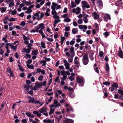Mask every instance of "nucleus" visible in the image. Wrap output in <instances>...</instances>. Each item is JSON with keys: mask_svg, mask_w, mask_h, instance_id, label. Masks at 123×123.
<instances>
[{"mask_svg": "<svg viewBox=\"0 0 123 123\" xmlns=\"http://www.w3.org/2000/svg\"><path fill=\"white\" fill-rule=\"evenodd\" d=\"M55 44H56V46L55 49L56 51V52H57L59 50L58 47H59V45L57 42H56Z\"/></svg>", "mask_w": 123, "mask_h": 123, "instance_id": "nucleus-43", "label": "nucleus"}, {"mask_svg": "<svg viewBox=\"0 0 123 123\" xmlns=\"http://www.w3.org/2000/svg\"><path fill=\"white\" fill-rule=\"evenodd\" d=\"M117 55L121 59H123V52L122 50L120 49L119 50Z\"/></svg>", "mask_w": 123, "mask_h": 123, "instance_id": "nucleus-15", "label": "nucleus"}, {"mask_svg": "<svg viewBox=\"0 0 123 123\" xmlns=\"http://www.w3.org/2000/svg\"><path fill=\"white\" fill-rule=\"evenodd\" d=\"M104 18L105 21H107L108 19H111L110 16L108 14H106L104 17Z\"/></svg>", "mask_w": 123, "mask_h": 123, "instance_id": "nucleus-19", "label": "nucleus"}, {"mask_svg": "<svg viewBox=\"0 0 123 123\" xmlns=\"http://www.w3.org/2000/svg\"><path fill=\"white\" fill-rule=\"evenodd\" d=\"M41 47L43 48L44 49L46 48V47L45 46V43H44L41 42Z\"/></svg>", "mask_w": 123, "mask_h": 123, "instance_id": "nucleus-49", "label": "nucleus"}, {"mask_svg": "<svg viewBox=\"0 0 123 123\" xmlns=\"http://www.w3.org/2000/svg\"><path fill=\"white\" fill-rule=\"evenodd\" d=\"M24 88L26 89V90L27 91H28L29 89V86L25 85L24 86Z\"/></svg>", "mask_w": 123, "mask_h": 123, "instance_id": "nucleus-54", "label": "nucleus"}, {"mask_svg": "<svg viewBox=\"0 0 123 123\" xmlns=\"http://www.w3.org/2000/svg\"><path fill=\"white\" fill-rule=\"evenodd\" d=\"M17 13V11L15 10H14L13 11H12L11 12V13L13 15H14L15 14Z\"/></svg>", "mask_w": 123, "mask_h": 123, "instance_id": "nucleus-64", "label": "nucleus"}, {"mask_svg": "<svg viewBox=\"0 0 123 123\" xmlns=\"http://www.w3.org/2000/svg\"><path fill=\"white\" fill-rule=\"evenodd\" d=\"M62 93V91L60 90H56L55 91V95L56 97H57L59 96V94H61Z\"/></svg>", "mask_w": 123, "mask_h": 123, "instance_id": "nucleus-24", "label": "nucleus"}, {"mask_svg": "<svg viewBox=\"0 0 123 123\" xmlns=\"http://www.w3.org/2000/svg\"><path fill=\"white\" fill-rule=\"evenodd\" d=\"M31 49V48H28L26 49V48H24L23 49V52H25L26 53L28 54L30 53Z\"/></svg>", "mask_w": 123, "mask_h": 123, "instance_id": "nucleus-20", "label": "nucleus"}, {"mask_svg": "<svg viewBox=\"0 0 123 123\" xmlns=\"http://www.w3.org/2000/svg\"><path fill=\"white\" fill-rule=\"evenodd\" d=\"M105 70L106 71H108L109 69V65L108 63L106 62L105 63Z\"/></svg>", "mask_w": 123, "mask_h": 123, "instance_id": "nucleus-36", "label": "nucleus"}, {"mask_svg": "<svg viewBox=\"0 0 123 123\" xmlns=\"http://www.w3.org/2000/svg\"><path fill=\"white\" fill-rule=\"evenodd\" d=\"M44 14L43 12L41 13L40 11V13H39V16H37V20L39 21L41 20L43 17L44 16Z\"/></svg>", "mask_w": 123, "mask_h": 123, "instance_id": "nucleus-14", "label": "nucleus"}, {"mask_svg": "<svg viewBox=\"0 0 123 123\" xmlns=\"http://www.w3.org/2000/svg\"><path fill=\"white\" fill-rule=\"evenodd\" d=\"M32 11L31 9H30L28 8L27 9V10L25 11V12L27 14L30 13Z\"/></svg>", "mask_w": 123, "mask_h": 123, "instance_id": "nucleus-34", "label": "nucleus"}, {"mask_svg": "<svg viewBox=\"0 0 123 123\" xmlns=\"http://www.w3.org/2000/svg\"><path fill=\"white\" fill-rule=\"evenodd\" d=\"M103 34L105 36V37H107L108 36H109L110 35V32L106 31L105 32L103 33Z\"/></svg>", "mask_w": 123, "mask_h": 123, "instance_id": "nucleus-37", "label": "nucleus"}, {"mask_svg": "<svg viewBox=\"0 0 123 123\" xmlns=\"http://www.w3.org/2000/svg\"><path fill=\"white\" fill-rule=\"evenodd\" d=\"M33 98H31L28 101V102L30 103H34L35 100Z\"/></svg>", "mask_w": 123, "mask_h": 123, "instance_id": "nucleus-38", "label": "nucleus"}, {"mask_svg": "<svg viewBox=\"0 0 123 123\" xmlns=\"http://www.w3.org/2000/svg\"><path fill=\"white\" fill-rule=\"evenodd\" d=\"M16 19V18H11L10 19H9V21L10 22L13 21H15Z\"/></svg>", "mask_w": 123, "mask_h": 123, "instance_id": "nucleus-59", "label": "nucleus"}, {"mask_svg": "<svg viewBox=\"0 0 123 123\" xmlns=\"http://www.w3.org/2000/svg\"><path fill=\"white\" fill-rule=\"evenodd\" d=\"M68 15V14L67 13H66L61 16V17H62L63 18L65 19L67 18Z\"/></svg>", "mask_w": 123, "mask_h": 123, "instance_id": "nucleus-55", "label": "nucleus"}, {"mask_svg": "<svg viewBox=\"0 0 123 123\" xmlns=\"http://www.w3.org/2000/svg\"><path fill=\"white\" fill-rule=\"evenodd\" d=\"M43 76L42 75L40 76L38 78V80L39 81H42L43 79Z\"/></svg>", "mask_w": 123, "mask_h": 123, "instance_id": "nucleus-61", "label": "nucleus"}, {"mask_svg": "<svg viewBox=\"0 0 123 123\" xmlns=\"http://www.w3.org/2000/svg\"><path fill=\"white\" fill-rule=\"evenodd\" d=\"M27 66L29 68L33 69L34 68V66L32 64L27 65Z\"/></svg>", "mask_w": 123, "mask_h": 123, "instance_id": "nucleus-48", "label": "nucleus"}, {"mask_svg": "<svg viewBox=\"0 0 123 123\" xmlns=\"http://www.w3.org/2000/svg\"><path fill=\"white\" fill-rule=\"evenodd\" d=\"M6 10V8L5 7H0V11H1L2 13H3L5 12Z\"/></svg>", "mask_w": 123, "mask_h": 123, "instance_id": "nucleus-33", "label": "nucleus"}, {"mask_svg": "<svg viewBox=\"0 0 123 123\" xmlns=\"http://www.w3.org/2000/svg\"><path fill=\"white\" fill-rule=\"evenodd\" d=\"M118 98L120 100H122L123 99V97L122 96H118L117 94H116V98Z\"/></svg>", "mask_w": 123, "mask_h": 123, "instance_id": "nucleus-44", "label": "nucleus"}, {"mask_svg": "<svg viewBox=\"0 0 123 123\" xmlns=\"http://www.w3.org/2000/svg\"><path fill=\"white\" fill-rule=\"evenodd\" d=\"M75 38H74L70 42V43L71 45H73L75 43Z\"/></svg>", "mask_w": 123, "mask_h": 123, "instance_id": "nucleus-46", "label": "nucleus"}, {"mask_svg": "<svg viewBox=\"0 0 123 123\" xmlns=\"http://www.w3.org/2000/svg\"><path fill=\"white\" fill-rule=\"evenodd\" d=\"M51 14L52 15H56L57 14V13L55 10H53L52 11Z\"/></svg>", "mask_w": 123, "mask_h": 123, "instance_id": "nucleus-53", "label": "nucleus"}, {"mask_svg": "<svg viewBox=\"0 0 123 123\" xmlns=\"http://www.w3.org/2000/svg\"><path fill=\"white\" fill-rule=\"evenodd\" d=\"M38 51L37 49H36L35 50H34L32 52L31 54L32 55H36L38 54Z\"/></svg>", "mask_w": 123, "mask_h": 123, "instance_id": "nucleus-42", "label": "nucleus"}, {"mask_svg": "<svg viewBox=\"0 0 123 123\" xmlns=\"http://www.w3.org/2000/svg\"><path fill=\"white\" fill-rule=\"evenodd\" d=\"M44 29V28H42L41 29H40L39 31L38 30V32H39L41 34L43 38L45 37V35L44 34V33L43 31Z\"/></svg>", "mask_w": 123, "mask_h": 123, "instance_id": "nucleus-22", "label": "nucleus"}, {"mask_svg": "<svg viewBox=\"0 0 123 123\" xmlns=\"http://www.w3.org/2000/svg\"><path fill=\"white\" fill-rule=\"evenodd\" d=\"M81 9L80 7H77L73 9L71 12L73 13H75L76 14H78L81 12Z\"/></svg>", "mask_w": 123, "mask_h": 123, "instance_id": "nucleus-5", "label": "nucleus"}, {"mask_svg": "<svg viewBox=\"0 0 123 123\" xmlns=\"http://www.w3.org/2000/svg\"><path fill=\"white\" fill-rule=\"evenodd\" d=\"M76 80L77 82L79 83H82V85L83 86L85 82L84 79L83 78H81L80 77H77L76 78Z\"/></svg>", "mask_w": 123, "mask_h": 123, "instance_id": "nucleus-6", "label": "nucleus"}, {"mask_svg": "<svg viewBox=\"0 0 123 123\" xmlns=\"http://www.w3.org/2000/svg\"><path fill=\"white\" fill-rule=\"evenodd\" d=\"M63 123H73L74 121L71 119L64 118L63 119Z\"/></svg>", "mask_w": 123, "mask_h": 123, "instance_id": "nucleus-11", "label": "nucleus"}, {"mask_svg": "<svg viewBox=\"0 0 123 123\" xmlns=\"http://www.w3.org/2000/svg\"><path fill=\"white\" fill-rule=\"evenodd\" d=\"M43 122L44 123H54V120H51L50 119H45L43 120Z\"/></svg>", "mask_w": 123, "mask_h": 123, "instance_id": "nucleus-18", "label": "nucleus"}, {"mask_svg": "<svg viewBox=\"0 0 123 123\" xmlns=\"http://www.w3.org/2000/svg\"><path fill=\"white\" fill-rule=\"evenodd\" d=\"M72 33L73 34H75L78 32V29L77 28H73L72 29Z\"/></svg>", "mask_w": 123, "mask_h": 123, "instance_id": "nucleus-32", "label": "nucleus"}, {"mask_svg": "<svg viewBox=\"0 0 123 123\" xmlns=\"http://www.w3.org/2000/svg\"><path fill=\"white\" fill-rule=\"evenodd\" d=\"M74 48L73 47H71L70 49V51L71 53H73V54L74 53H73L74 51Z\"/></svg>", "mask_w": 123, "mask_h": 123, "instance_id": "nucleus-62", "label": "nucleus"}, {"mask_svg": "<svg viewBox=\"0 0 123 123\" xmlns=\"http://www.w3.org/2000/svg\"><path fill=\"white\" fill-rule=\"evenodd\" d=\"M7 37V35H6L5 37H4L2 38V40L4 41L5 42L7 43L8 42V41L7 40L6 38Z\"/></svg>", "mask_w": 123, "mask_h": 123, "instance_id": "nucleus-50", "label": "nucleus"}, {"mask_svg": "<svg viewBox=\"0 0 123 123\" xmlns=\"http://www.w3.org/2000/svg\"><path fill=\"white\" fill-rule=\"evenodd\" d=\"M39 112L41 113H43V114L45 116L48 115V113L46 108L43 107L39 111Z\"/></svg>", "mask_w": 123, "mask_h": 123, "instance_id": "nucleus-9", "label": "nucleus"}, {"mask_svg": "<svg viewBox=\"0 0 123 123\" xmlns=\"http://www.w3.org/2000/svg\"><path fill=\"white\" fill-rule=\"evenodd\" d=\"M46 83V80L44 81L43 82H41L40 83H36L35 84V86L33 87L32 89L34 91L38 90L39 89V88L42 87L43 85L45 86Z\"/></svg>", "mask_w": 123, "mask_h": 123, "instance_id": "nucleus-1", "label": "nucleus"}, {"mask_svg": "<svg viewBox=\"0 0 123 123\" xmlns=\"http://www.w3.org/2000/svg\"><path fill=\"white\" fill-rule=\"evenodd\" d=\"M104 53L102 51H100L99 53V57H102L104 55Z\"/></svg>", "mask_w": 123, "mask_h": 123, "instance_id": "nucleus-47", "label": "nucleus"}, {"mask_svg": "<svg viewBox=\"0 0 123 123\" xmlns=\"http://www.w3.org/2000/svg\"><path fill=\"white\" fill-rule=\"evenodd\" d=\"M97 3L99 6H102L103 5V3L101 0H97Z\"/></svg>", "mask_w": 123, "mask_h": 123, "instance_id": "nucleus-26", "label": "nucleus"}, {"mask_svg": "<svg viewBox=\"0 0 123 123\" xmlns=\"http://www.w3.org/2000/svg\"><path fill=\"white\" fill-rule=\"evenodd\" d=\"M23 39L24 40H28L30 39V38L28 36L27 37H26L25 35H23Z\"/></svg>", "mask_w": 123, "mask_h": 123, "instance_id": "nucleus-45", "label": "nucleus"}, {"mask_svg": "<svg viewBox=\"0 0 123 123\" xmlns=\"http://www.w3.org/2000/svg\"><path fill=\"white\" fill-rule=\"evenodd\" d=\"M60 19L59 18L57 19H55V20L54 24H56L58 22H60Z\"/></svg>", "mask_w": 123, "mask_h": 123, "instance_id": "nucleus-52", "label": "nucleus"}, {"mask_svg": "<svg viewBox=\"0 0 123 123\" xmlns=\"http://www.w3.org/2000/svg\"><path fill=\"white\" fill-rule=\"evenodd\" d=\"M78 23L79 24H81L83 22L82 19V18L79 19L77 21Z\"/></svg>", "mask_w": 123, "mask_h": 123, "instance_id": "nucleus-51", "label": "nucleus"}, {"mask_svg": "<svg viewBox=\"0 0 123 123\" xmlns=\"http://www.w3.org/2000/svg\"><path fill=\"white\" fill-rule=\"evenodd\" d=\"M62 75H63V77L61 78V80H64L65 79L67 78V75L65 74H62Z\"/></svg>", "mask_w": 123, "mask_h": 123, "instance_id": "nucleus-35", "label": "nucleus"}, {"mask_svg": "<svg viewBox=\"0 0 123 123\" xmlns=\"http://www.w3.org/2000/svg\"><path fill=\"white\" fill-rule=\"evenodd\" d=\"M122 0H117L116 2V5L118 6H121L122 3L121 2Z\"/></svg>", "mask_w": 123, "mask_h": 123, "instance_id": "nucleus-25", "label": "nucleus"}, {"mask_svg": "<svg viewBox=\"0 0 123 123\" xmlns=\"http://www.w3.org/2000/svg\"><path fill=\"white\" fill-rule=\"evenodd\" d=\"M52 5L51 6V9L52 10H56L60 9L61 8V6L58 5L57 3L53 2L52 3Z\"/></svg>", "mask_w": 123, "mask_h": 123, "instance_id": "nucleus-3", "label": "nucleus"}, {"mask_svg": "<svg viewBox=\"0 0 123 123\" xmlns=\"http://www.w3.org/2000/svg\"><path fill=\"white\" fill-rule=\"evenodd\" d=\"M115 89V83H114L111 85V87L109 88V89L111 92H115L114 91Z\"/></svg>", "mask_w": 123, "mask_h": 123, "instance_id": "nucleus-16", "label": "nucleus"}, {"mask_svg": "<svg viewBox=\"0 0 123 123\" xmlns=\"http://www.w3.org/2000/svg\"><path fill=\"white\" fill-rule=\"evenodd\" d=\"M68 108L69 109V111H71L73 112H74V110L73 109V108L70 105L69 106V107H68Z\"/></svg>", "mask_w": 123, "mask_h": 123, "instance_id": "nucleus-63", "label": "nucleus"}, {"mask_svg": "<svg viewBox=\"0 0 123 123\" xmlns=\"http://www.w3.org/2000/svg\"><path fill=\"white\" fill-rule=\"evenodd\" d=\"M71 7L72 8H74L76 6V5L75 3L73 1H72L71 2Z\"/></svg>", "mask_w": 123, "mask_h": 123, "instance_id": "nucleus-41", "label": "nucleus"}, {"mask_svg": "<svg viewBox=\"0 0 123 123\" xmlns=\"http://www.w3.org/2000/svg\"><path fill=\"white\" fill-rule=\"evenodd\" d=\"M40 13V11H37V12L35 13L34 14L33 16H32V18H33V20L34 21L36 18V17L38 16H39V13Z\"/></svg>", "mask_w": 123, "mask_h": 123, "instance_id": "nucleus-23", "label": "nucleus"}, {"mask_svg": "<svg viewBox=\"0 0 123 123\" xmlns=\"http://www.w3.org/2000/svg\"><path fill=\"white\" fill-rule=\"evenodd\" d=\"M93 55L94 53L93 52H92V53L89 54V58L91 61H93L94 59V58L93 57Z\"/></svg>", "mask_w": 123, "mask_h": 123, "instance_id": "nucleus-29", "label": "nucleus"}, {"mask_svg": "<svg viewBox=\"0 0 123 123\" xmlns=\"http://www.w3.org/2000/svg\"><path fill=\"white\" fill-rule=\"evenodd\" d=\"M83 63L84 65H87L89 62L88 58L87 55L85 54L83 56L82 58Z\"/></svg>", "mask_w": 123, "mask_h": 123, "instance_id": "nucleus-2", "label": "nucleus"}, {"mask_svg": "<svg viewBox=\"0 0 123 123\" xmlns=\"http://www.w3.org/2000/svg\"><path fill=\"white\" fill-rule=\"evenodd\" d=\"M44 28V24L41 23L39 24L38 26H36L35 27V29L36 30V32H38V30L40 29Z\"/></svg>", "mask_w": 123, "mask_h": 123, "instance_id": "nucleus-7", "label": "nucleus"}, {"mask_svg": "<svg viewBox=\"0 0 123 123\" xmlns=\"http://www.w3.org/2000/svg\"><path fill=\"white\" fill-rule=\"evenodd\" d=\"M97 65L96 64H95L94 65V68L95 71L97 73H98L99 71L98 69V68L96 67Z\"/></svg>", "mask_w": 123, "mask_h": 123, "instance_id": "nucleus-30", "label": "nucleus"}, {"mask_svg": "<svg viewBox=\"0 0 123 123\" xmlns=\"http://www.w3.org/2000/svg\"><path fill=\"white\" fill-rule=\"evenodd\" d=\"M63 62L64 63V65L65 66L66 69H68L70 68V64L68 62L67 60L65 59L64 58L63 60Z\"/></svg>", "mask_w": 123, "mask_h": 123, "instance_id": "nucleus-8", "label": "nucleus"}, {"mask_svg": "<svg viewBox=\"0 0 123 123\" xmlns=\"http://www.w3.org/2000/svg\"><path fill=\"white\" fill-rule=\"evenodd\" d=\"M16 1L17 2V3L16 4L15 6L16 7H17L20 4V1L19 0H16Z\"/></svg>", "mask_w": 123, "mask_h": 123, "instance_id": "nucleus-58", "label": "nucleus"}, {"mask_svg": "<svg viewBox=\"0 0 123 123\" xmlns=\"http://www.w3.org/2000/svg\"><path fill=\"white\" fill-rule=\"evenodd\" d=\"M92 16L93 17L94 19H97L99 18V15L96 12H95L92 13Z\"/></svg>", "mask_w": 123, "mask_h": 123, "instance_id": "nucleus-13", "label": "nucleus"}, {"mask_svg": "<svg viewBox=\"0 0 123 123\" xmlns=\"http://www.w3.org/2000/svg\"><path fill=\"white\" fill-rule=\"evenodd\" d=\"M59 68L60 69H61L60 70L61 71V74H63V72H65L64 71H63L64 70V66H59Z\"/></svg>", "mask_w": 123, "mask_h": 123, "instance_id": "nucleus-28", "label": "nucleus"}, {"mask_svg": "<svg viewBox=\"0 0 123 123\" xmlns=\"http://www.w3.org/2000/svg\"><path fill=\"white\" fill-rule=\"evenodd\" d=\"M60 106V104H58L57 105L56 104H54V105H52L50 106V107H51L52 108V107H53L54 108V109L55 108H56Z\"/></svg>", "mask_w": 123, "mask_h": 123, "instance_id": "nucleus-31", "label": "nucleus"}, {"mask_svg": "<svg viewBox=\"0 0 123 123\" xmlns=\"http://www.w3.org/2000/svg\"><path fill=\"white\" fill-rule=\"evenodd\" d=\"M13 1L12 0H6V2L7 3H9V6L10 8H11L12 7L14 6V4Z\"/></svg>", "mask_w": 123, "mask_h": 123, "instance_id": "nucleus-12", "label": "nucleus"}, {"mask_svg": "<svg viewBox=\"0 0 123 123\" xmlns=\"http://www.w3.org/2000/svg\"><path fill=\"white\" fill-rule=\"evenodd\" d=\"M46 62L45 60H43L41 61L40 62L41 63H43L42 66H45L46 65Z\"/></svg>", "mask_w": 123, "mask_h": 123, "instance_id": "nucleus-60", "label": "nucleus"}, {"mask_svg": "<svg viewBox=\"0 0 123 123\" xmlns=\"http://www.w3.org/2000/svg\"><path fill=\"white\" fill-rule=\"evenodd\" d=\"M119 93L123 95V91L121 89H119L118 91Z\"/></svg>", "mask_w": 123, "mask_h": 123, "instance_id": "nucleus-57", "label": "nucleus"}, {"mask_svg": "<svg viewBox=\"0 0 123 123\" xmlns=\"http://www.w3.org/2000/svg\"><path fill=\"white\" fill-rule=\"evenodd\" d=\"M70 105L68 104L67 103H66V105H65V107H67V108L66 109V111L67 112H69V109L68 108V107Z\"/></svg>", "mask_w": 123, "mask_h": 123, "instance_id": "nucleus-39", "label": "nucleus"}, {"mask_svg": "<svg viewBox=\"0 0 123 123\" xmlns=\"http://www.w3.org/2000/svg\"><path fill=\"white\" fill-rule=\"evenodd\" d=\"M79 58L78 57L76 56L74 58V64L76 65V67H78L80 65Z\"/></svg>", "mask_w": 123, "mask_h": 123, "instance_id": "nucleus-10", "label": "nucleus"}, {"mask_svg": "<svg viewBox=\"0 0 123 123\" xmlns=\"http://www.w3.org/2000/svg\"><path fill=\"white\" fill-rule=\"evenodd\" d=\"M87 17H89L88 15L87 14H86L85 16L83 17V21L85 23H87L88 22Z\"/></svg>", "mask_w": 123, "mask_h": 123, "instance_id": "nucleus-21", "label": "nucleus"}, {"mask_svg": "<svg viewBox=\"0 0 123 123\" xmlns=\"http://www.w3.org/2000/svg\"><path fill=\"white\" fill-rule=\"evenodd\" d=\"M94 25L95 26V27L96 28L97 30L98 31L99 30V26L97 24H94Z\"/></svg>", "mask_w": 123, "mask_h": 123, "instance_id": "nucleus-56", "label": "nucleus"}, {"mask_svg": "<svg viewBox=\"0 0 123 123\" xmlns=\"http://www.w3.org/2000/svg\"><path fill=\"white\" fill-rule=\"evenodd\" d=\"M15 44L13 43H10V47H11L12 49H13L14 51L17 48V46L19 45L18 44H17V45L14 46Z\"/></svg>", "mask_w": 123, "mask_h": 123, "instance_id": "nucleus-17", "label": "nucleus"}, {"mask_svg": "<svg viewBox=\"0 0 123 123\" xmlns=\"http://www.w3.org/2000/svg\"><path fill=\"white\" fill-rule=\"evenodd\" d=\"M55 111V109L52 108L50 107V111L49 113V115H50L53 113Z\"/></svg>", "mask_w": 123, "mask_h": 123, "instance_id": "nucleus-27", "label": "nucleus"}, {"mask_svg": "<svg viewBox=\"0 0 123 123\" xmlns=\"http://www.w3.org/2000/svg\"><path fill=\"white\" fill-rule=\"evenodd\" d=\"M71 20L69 18H67L64 19L63 21L64 22H70Z\"/></svg>", "mask_w": 123, "mask_h": 123, "instance_id": "nucleus-40", "label": "nucleus"}, {"mask_svg": "<svg viewBox=\"0 0 123 123\" xmlns=\"http://www.w3.org/2000/svg\"><path fill=\"white\" fill-rule=\"evenodd\" d=\"M82 7L84 8H86L87 9L89 8L90 6L88 3L86 1H82L81 2Z\"/></svg>", "mask_w": 123, "mask_h": 123, "instance_id": "nucleus-4", "label": "nucleus"}]
</instances>
